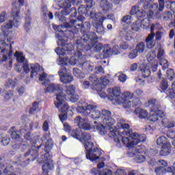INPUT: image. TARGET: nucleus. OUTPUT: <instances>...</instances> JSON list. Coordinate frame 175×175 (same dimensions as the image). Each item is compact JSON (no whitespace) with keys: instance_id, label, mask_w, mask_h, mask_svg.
Instances as JSON below:
<instances>
[{"instance_id":"6ab92c4d","label":"nucleus","mask_w":175,"mask_h":175,"mask_svg":"<svg viewBox=\"0 0 175 175\" xmlns=\"http://www.w3.org/2000/svg\"><path fill=\"white\" fill-rule=\"evenodd\" d=\"M33 143H37L38 144V146H40V144H42V146L41 147H44L42 148V150H44V154L42 155L41 158H42V161L41 162L43 163H47V162H53V160L51 159V155H50V153L49 152V151L51 150V146L46 144V146L43 145V144H39V142H36Z\"/></svg>"},{"instance_id":"3c124183","label":"nucleus","mask_w":175,"mask_h":175,"mask_svg":"<svg viewBox=\"0 0 175 175\" xmlns=\"http://www.w3.org/2000/svg\"><path fill=\"white\" fill-rule=\"evenodd\" d=\"M136 57H137V52L136 51L135 49L131 51L129 53V58L130 59H135V58H136Z\"/></svg>"},{"instance_id":"473e14b6","label":"nucleus","mask_w":175,"mask_h":175,"mask_svg":"<svg viewBox=\"0 0 175 175\" xmlns=\"http://www.w3.org/2000/svg\"><path fill=\"white\" fill-rule=\"evenodd\" d=\"M161 122L165 128H174L175 126V122L174 121L169 120L167 118H163Z\"/></svg>"},{"instance_id":"5701e85b","label":"nucleus","mask_w":175,"mask_h":175,"mask_svg":"<svg viewBox=\"0 0 175 175\" xmlns=\"http://www.w3.org/2000/svg\"><path fill=\"white\" fill-rule=\"evenodd\" d=\"M173 170H174V166H170V167H159L155 169V173L157 175H164L166 174V173H172Z\"/></svg>"},{"instance_id":"e433bc0d","label":"nucleus","mask_w":175,"mask_h":175,"mask_svg":"<svg viewBox=\"0 0 175 175\" xmlns=\"http://www.w3.org/2000/svg\"><path fill=\"white\" fill-rule=\"evenodd\" d=\"M166 77L168 80H170V81H172V80H174L175 79L174 70L172 68H169L166 72Z\"/></svg>"},{"instance_id":"f8f14e48","label":"nucleus","mask_w":175,"mask_h":175,"mask_svg":"<svg viewBox=\"0 0 175 175\" xmlns=\"http://www.w3.org/2000/svg\"><path fill=\"white\" fill-rule=\"evenodd\" d=\"M148 106L150 107L151 111V113L147 118L149 122H157L159 118H163L165 117V113L159 109L161 106L158 105L156 99L149 100Z\"/></svg>"},{"instance_id":"39448f33","label":"nucleus","mask_w":175,"mask_h":175,"mask_svg":"<svg viewBox=\"0 0 175 175\" xmlns=\"http://www.w3.org/2000/svg\"><path fill=\"white\" fill-rule=\"evenodd\" d=\"M88 121H90V119L86 117L83 118L81 116H77L75 119V122L78 125L79 128L71 132V136L74 139H77V140L84 142L83 146L86 151V158L92 162H96L102 155V150L98 148L92 149L94 143L90 141L91 140V134L87 132H81V129H84V131H90L91 129V124L88 123Z\"/></svg>"},{"instance_id":"13d9d810","label":"nucleus","mask_w":175,"mask_h":175,"mask_svg":"<svg viewBox=\"0 0 175 175\" xmlns=\"http://www.w3.org/2000/svg\"><path fill=\"white\" fill-rule=\"evenodd\" d=\"M70 102L72 103H76L79 100V95L77 94H71V98H70Z\"/></svg>"},{"instance_id":"8fccbe9b","label":"nucleus","mask_w":175,"mask_h":175,"mask_svg":"<svg viewBox=\"0 0 175 175\" xmlns=\"http://www.w3.org/2000/svg\"><path fill=\"white\" fill-rule=\"evenodd\" d=\"M11 138L14 140H18V139H20V131H12L11 133Z\"/></svg>"},{"instance_id":"c85d7f7f","label":"nucleus","mask_w":175,"mask_h":175,"mask_svg":"<svg viewBox=\"0 0 175 175\" xmlns=\"http://www.w3.org/2000/svg\"><path fill=\"white\" fill-rule=\"evenodd\" d=\"M154 34H149L146 39L147 49H154L155 42H154Z\"/></svg>"},{"instance_id":"dca6fc26","label":"nucleus","mask_w":175,"mask_h":175,"mask_svg":"<svg viewBox=\"0 0 175 175\" xmlns=\"http://www.w3.org/2000/svg\"><path fill=\"white\" fill-rule=\"evenodd\" d=\"M94 19V23H93V25L96 29V31L98 35H105L106 33V29L103 27V22L105 21V18H98V14L96 17L93 18Z\"/></svg>"},{"instance_id":"20e7f679","label":"nucleus","mask_w":175,"mask_h":175,"mask_svg":"<svg viewBox=\"0 0 175 175\" xmlns=\"http://www.w3.org/2000/svg\"><path fill=\"white\" fill-rule=\"evenodd\" d=\"M98 107L94 104H89L86 106H79L77 111L82 117H86L90 120H97L99 124L96 126L100 135H107L109 133L110 128H114L113 126L116 124V120L111 116V112L109 110L103 109L102 112L96 109Z\"/></svg>"},{"instance_id":"bb28decb","label":"nucleus","mask_w":175,"mask_h":175,"mask_svg":"<svg viewBox=\"0 0 175 175\" xmlns=\"http://www.w3.org/2000/svg\"><path fill=\"white\" fill-rule=\"evenodd\" d=\"M53 169H54L53 161L44 163L42 165L43 173L42 175H49V170H53Z\"/></svg>"},{"instance_id":"423d86ee","label":"nucleus","mask_w":175,"mask_h":175,"mask_svg":"<svg viewBox=\"0 0 175 175\" xmlns=\"http://www.w3.org/2000/svg\"><path fill=\"white\" fill-rule=\"evenodd\" d=\"M120 130L117 128H110L109 133L107 135L109 137L113 138L117 147L121 148L126 146L129 148H133V146H137L139 143L146 142V135H139L133 131H129L131 126L127 123H118Z\"/></svg>"},{"instance_id":"a19ab883","label":"nucleus","mask_w":175,"mask_h":175,"mask_svg":"<svg viewBox=\"0 0 175 175\" xmlns=\"http://www.w3.org/2000/svg\"><path fill=\"white\" fill-rule=\"evenodd\" d=\"M169 88V83H167V79L163 78L160 83V88L163 91H166Z\"/></svg>"},{"instance_id":"412c9836","label":"nucleus","mask_w":175,"mask_h":175,"mask_svg":"<svg viewBox=\"0 0 175 175\" xmlns=\"http://www.w3.org/2000/svg\"><path fill=\"white\" fill-rule=\"evenodd\" d=\"M163 54H165V51L163 49H159L157 58L160 61V65H161L163 70H165L169 68V62L162 58V57H163Z\"/></svg>"},{"instance_id":"2eb2a0df","label":"nucleus","mask_w":175,"mask_h":175,"mask_svg":"<svg viewBox=\"0 0 175 175\" xmlns=\"http://www.w3.org/2000/svg\"><path fill=\"white\" fill-rule=\"evenodd\" d=\"M132 98H133V94H131L129 92H126L121 95L118 103H122L124 109H129L133 107L132 101H131Z\"/></svg>"},{"instance_id":"b1692460","label":"nucleus","mask_w":175,"mask_h":175,"mask_svg":"<svg viewBox=\"0 0 175 175\" xmlns=\"http://www.w3.org/2000/svg\"><path fill=\"white\" fill-rule=\"evenodd\" d=\"M108 92L111 94V95H113L114 98H116V100H118V102L121 99V89L120 87H114L113 88H109Z\"/></svg>"},{"instance_id":"1a4fd4ad","label":"nucleus","mask_w":175,"mask_h":175,"mask_svg":"<svg viewBox=\"0 0 175 175\" xmlns=\"http://www.w3.org/2000/svg\"><path fill=\"white\" fill-rule=\"evenodd\" d=\"M59 55L57 59V64L60 66H65L68 65V62L70 65H76L78 68H81L83 70H88V72H92L94 69V66L90 62H84L85 59V56L83 55V53L79 50L75 52V56L68 57L66 56L65 58Z\"/></svg>"},{"instance_id":"603ef678","label":"nucleus","mask_w":175,"mask_h":175,"mask_svg":"<svg viewBox=\"0 0 175 175\" xmlns=\"http://www.w3.org/2000/svg\"><path fill=\"white\" fill-rule=\"evenodd\" d=\"M6 87H12V88H14L16 87V81L8 79L6 83Z\"/></svg>"},{"instance_id":"680f3d73","label":"nucleus","mask_w":175,"mask_h":175,"mask_svg":"<svg viewBox=\"0 0 175 175\" xmlns=\"http://www.w3.org/2000/svg\"><path fill=\"white\" fill-rule=\"evenodd\" d=\"M167 137L169 139H175V130L168 131L167 133Z\"/></svg>"},{"instance_id":"5fc2aeb1","label":"nucleus","mask_w":175,"mask_h":175,"mask_svg":"<svg viewBox=\"0 0 175 175\" xmlns=\"http://www.w3.org/2000/svg\"><path fill=\"white\" fill-rule=\"evenodd\" d=\"M119 49L118 45H114L111 49L112 55L120 54V51H118Z\"/></svg>"},{"instance_id":"cd10ccee","label":"nucleus","mask_w":175,"mask_h":175,"mask_svg":"<svg viewBox=\"0 0 175 175\" xmlns=\"http://www.w3.org/2000/svg\"><path fill=\"white\" fill-rule=\"evenodd\" d=\"M170 152H172V144H168L167 145L161 147L159 155H161V157H166L169 155Z\"/></svg>"},{"instance_id":"69168bd1","label":"nucleus","mask_w":175,"mask_h":175,"mask_svg":"<svg viewBox=\"0 0 175 175\" xmlns=\"http://www.w3.org/2000/svg\"><path fill=\"white\" fill-rule=\"evenodd\" d=\"M5 20H6V12H2L0 14V23H4Z\"/></svg>"},{"instance_id":"a211bd4d","label":"nucleus","mask_w":175,"mask_h":175,"mask_svg":"<svg viewBox=\"0 0 175 175\" xmlns=\"http://www.w3.org/2000/svg\"><path fill=\"white\" fill-rule=\"evenodd\" d=\"M155 57H157V53L154 50L150 51L146 56L152 72H155L158 69V60L155 59Z\"/></svg>"},{"instance_id":"4d7b16f0","label":"nucleus","mask_w":175,"mask_h":175,"mask_svg":"<svg viewBox=\"0 0 175 175\" xmlns=\"http://www.w3.org/2000/svg\"><path fill=\"white\" fill-rule=\"evenodd\" d=\"M113 173L111 170L105 169L99 172L98 175H111Z\"/></svg>"},{"instance_id":"bf43d9fd","label":"nucleus","mask_w":175,"mask_h":175,"mask_svg":"<svg viewBox=\"0 0 175 175\" xmlns=\"http://www.w3.org/2000/svg\"><path fill=\"white\" fill-rule=\"evenodd\" d=\"M128 77H126V75H125L124 74H121L118 76V80L119 81H121V83H125Z\"/></svg>"},{"instance_id":"4be33fe9","label":"nucleus","mask_w":175,"mask_h":175,"mask_svg":"<svg viewBox=\"0 0 175 175\" xmlns=\"http://www.w3.org/2000/svg\"><path fill=\"white\" fill-rule=\"evenodd\" d=\"M42 85H45L46 87V91L45 93L47 92H54V91H61L62 89V87H61V85L59 84H55V83H50L47 85L46 82H43Z\"/></svg>"},{"instance_id":"58836bf2","label":"nucleus","mask_w":175,"mask_h":175,"mask_svg":"<svg viewBox=\"0 0 175 175\" xmlns=\"http://www.w3.org/2000/svg\"><path fill=\"white\" fill-rule=\"evenodd\" d=\"M14 170L13 166H7L3 170V175H16Z\"/></svg>"},{"instance_id":"ddd939ff","label":"nucleus","mask_w":175,"mask_h":175,"mask_svg":"<svg viewBox=\"0 0 175 175\" xmlns=\"http://www.w3.org/2000/svg\"><path fill=\"white\" fill-rule=\"evenodd\" d=\"M66 100V96L64 93L61 92L56 94V101H55V105L61 113H66L69 110V105L64 103Z\"/></svg>"},{"instance_id":"c9c22d12","label":"nucleus","mask_w":175,"mask_h":175,"mask_svg":"<svg viewBox=\"0 0 175 175\" xmlns=\"http://www.w3.org/2000/svg\"><path fill=\"white\" fill-rule=\"evenodd\" d=\"M65 92L67 95H75L76 93V87L73 85L66 86L65 88Z\"/></svg>"},{"instance_id":"393cba45","label":"nucleus","mask_w":175,"mask_h":175,"mask_svg":"<svg viewBox=\"0 0 175 175\" xmlns=\"http://www.w3.org/2000/svg\"><path fill=\"white\" fill-rule=\"evenodd\" d=\"M134 113L141 120H146V118H148V112L142 108L135 109L134 111Z\"/></svg>"},{"instance_id":"09e8293b","label":"nucleus","mask_w":175,"mask_h":175,"mask_svg":"<svg viewBox=\"0 0 175 175\" xmlns=\"http://www.w3.org/2000/svg\"><path fill=\"white\" fill-rule=\"evenodd\" d=\"M98 18H105V20H111L112 21H116V18L113 14H109L107 16H102L98 15Z\"/></svg>"},{"instance_id":"7c9ffc66","label":"nucleus","mask_w":175,"mask_h":175,"mask_svg":"<svg viewBox=\"0 0 175 175\" xmlns=\"http://www.w3.org/2000/svg\"><path fill=\"white\" fill-rule=\"evenodd\" d=\"M32 18L30 16H27L25 18V25H24V29L26 31V32H28L29 31H31L32 29Z\"/></svg>"},{"instance_id":"7ed1b4c3","label":"nucleus","mask_w":175,"mask_h":175,"mask_svg":"<svg viewBox=\"0 0 175 175\" xmlns=\"http://www.w3.org/2000/svg\"><path fill=\"white\" fill-rule=\"evenodd\" d=\"M20 13V8L16 5H14L12 9L11 17L13 20H10L1 26V31L4 33V40H0V49L2 53V57L0 59V64L3 62L5 63L8 69H12L13 66V51L12 44L14 42H10V39L8 38L9 36L10 29H12L13 27L18 28L21 25V17L18 14Z\"/></svg>"},{"instance_id":"6e6d98bb","label":"nucleus","mask_w":175,"mask_h":175,"mask_svg":"<svg viewBox=\"0 0 175 175\" xmlns=\"http://www.w3.org/2000/svg\"><path fill=\"white\" fill-rule=\"evenodd\" d=\"M89 80L91 81V83H94L95 84H98L96 81H98V77H96V75H92L89 77Z\"/></svg>"},{"instance_id":"774afa93","label":"nucleus","mask_w":175,"mask_h":175,"mask_svg":"<svg viewBox=\"0 0 175 175\" xmlns=\"http://www.w3.org/2000/svg\"><path fill=\"white\" fill-rule=\"evenodd\" d=\"M124 39H125V40H131L132 39V36L131 35V31H125Z\"/></svg>"},{"instance_id":"4c0bfd02","label":"nucleus","mask_w":175,"mask_h":175,"mask_svg":"<svg viewBox=\"0 0 175 175\" xmlns=\"http://www.w3.org/2000/svg\"><path fill=\"white\" fill-rule=\"evenodd\" d=\"M109 83V79L107 77H101L100 79V82L94 84H100L102 88H105Z\"/></svg>"},{"instance_id":"79ce46f5","label":"nucleus","mask_w":175,"mask_h":175,"mask_svg":"<svg viewBox=\"0 0 175 175\" xmlns=\"http://www.w3.org/2000/svg\"><path fill=\"white\" fill-rule=\"evenodd\" d=\"M167 94L170 98L173 99L175 96V81L172 84V89L167 91Z\"/></svg>"},{"instance_id":"49530a36","label":"nucleus","mask_w":175,"mask_h":175,"mask_svg":"<svg viewBox=\"0 0 175 175\" xmlns=\"http://www.w3.org/2000/svg\"><path fill=\"white\" fill-rule=\"evenodd\" d=\"M133 150H134L137 154H143V152H146V146L139 145L136 148H133Z\"/></svg>"},{"instance_id":"0e129e2a","label":"nucleus","mask_w":175,"mask_h":175,"mask_svg":"<svg viewBox=\"0 0 175 175\" xmlns=\"http://www.w3.org/2000/svg\"><path fill=\"white\" fill-rule=\"evenodd\" d=\"M49 122L45 121L44 122L43 124H42V130L44 131V132H49Z\"/></svg>"},{"instance_id":"9b49d317","label":"nucleus","mask_w":175,"mask_h":175,"mask_svg":"<svg viewBox=\"0 0 175 175\" xmlns=\"http://www.w3.org/2000/svg\"><path fill=\"white\" fill-rule=\"evenodd\" d=\"M43 145L38 144V142L31 144V149L25 153L23 156L19 157L18 162L14 163V166H22V167H27L31 161H35L39 157V148H42Z\"/></svg>"},{"instance_id":"0eeeda50","label":"nucleus","mask_w":175,"mask_h":175,"mask_svg":"<svg viewBox=\"0 0 175 175\" xmlns=\"http://www.w3.org/2000/svg\"><path fill=\"white\" fill-rule=\"evenodd\" d=\"M91 28V24L85 22V25L81 29L82 38H79L76 42L77 50L81 53L90 51L91 49H94V51L99 53L102 50L103 46L100 43H98V36L94 31H89Z\"/></svg>"},{"instance_id":"c03bdc74","label":"nucleus","mask_w":175,"mask_h":175,"mask_svg":"<svg viewBox=\"0 0 175 175\" xmlns=\"http://www.w3.org/2000/svg\"><path fill=\"white\" fill-rule=\"evenodd\" d=\"M140 28H142L140 21H135L131 25V29H133V31H135L136 32H137Z\"/></svg>"},{"instance_id":"864d4df0","label":"nucleus","mask_w":175,"mask_h":175,"mask_svg":"<svg viewBox=\"0 0 175 175\" xmlns=\"http://www.w3.org/2000/svg\"><path fill=\"white\" fill-rule=\"evenodd\" d=\"M1 143L3 146H8L10 143V138L4 137L2 138Z\"/></svg>"},{"instance_id":"f257e3e1","label":"nucleus","mask_w":175,"mask_h":175,"mask_svg":"<svg viewBox=\"0 0 175 175\" xmlns=\"http://www.w3.org/2000/svg\"><path fill=\"white\" fill-rule=\"evenodd\" d=\"M55 3L62 8L63 10L61 12H56L55 17H57L60 21H66L65 16L70 14V23H68L70 27H78L81 32V28L84 27L85 23L83 25V22L85 20V17H90V18H95L96 17V12L95 11V1L94 0H84L86 6L84 5H80L77 10L79 16L75 18L77 15V10L75 8L70 9L72 3H77L79 0H54ZM85 16V17H84Z\"/></svg>"},{"instance_id":"2f4dec72","label":"nucleus","mask_w":175,"mask_h":175,"mask_svg":"<svg viewBox=\"0 0 175 175\" xmlns=\"http://www.w3.org/2000/svg\"><path fill=\"white\" fill-rule=\"evenodd\" d=\"M103 53L105 57H111V55H113V53H111V46H110V44H107L103 46Z\"/></svg>"},{"instance_id":"c756f323","label":"nucleus","mask_w":175,"mask_h":175,"mask_svg":"<svg viewBox=\"0 0 175 175\" xmlns=\"http://www.w3.org/2000/svg\"><path fill=\"white\" fill-rule=\"evenodd\" d=\"M157 146H161L163 147L165 146H167L168 144H170V142L167 141V138H166V137L162 135V136H160L159 138H157Z\"/></svg>"},{"instance_id":"9d476101","label":"nucleus","mask_w":175,"mask_h":175,"mask_svg":"<svg viewBox=\"0 0 175 175\" xmlns=\"http://www.w3.org/2000/svg\"><path fill=\"white\" fill-rule=\"evenodd\" d=\"M140 2L141 3H139V5H133L131 8V10L130 11V14L131 16H135V14L138 19L140 18V17H144V16H146V11H144V10H146L150 8L153 10V12L152 10H150L148 12L147 14L149 18H154V17L158 19L162 18L161 13H159V12L161 11L154 10V9H152V8H151L152 5H150L151 2H154V0H140ZM154 14H155L154 16Z\"/></svg>"},{"instance_id":"a878e982","label":"nucleus","mask_w":175,"mask_h":175,"mask_svg":"<svg viewBox=\"0 0 175 175\" xmlns=\"http://www.w3.org/2000/svg\"><path fill=\"white\" fill-rule=\"evenodd\" d=\"M91 88L92 90H93V91H96L99 96H100V98H106L107 96L106 93L102 91V90H104L105 88H102V85L92 83Z\"/></svg>"},{"instance_id":"aec40b11","label":"nucleus","mask_w":175,"mask_h":175,"mask_svg":"<svg viewBox=\"0 0 175 175\" xmlns=\"http://www.w3.org/2000/svg\"><path fill=\"white\" fill-rule=\"evenodd\" d=\"M111 9H113V4L107 0H100V12L101 14L107 13V12H109Z\"/></svg>"},{"instance_id":"338daca9","label":"nucleus","mask_w":175,"mask_h":175,"mask_svg":"<svg viewBox=\"0 0 175 175\" xmlns=\"http://www.w3.org/2000/svg\"><path fill=\"white\" fill-rule=\"evenodd\" d=\"M162 36H163V32L162 31H157L156 33V40L159 41L162 39Z\"/></svg>"},{"instance_id":"a18cd8bd","label":"nucleus","mask_w":175,"mask_h":175,"mask_svg":"<svg viewBox=\"0 0 175 175\" xmlns=\"http://www.w3.org/2000/svg\"><path fill=\"white\" fill-rule=\"evenodd\" d=\"M134 161L136 163H143L146 161V157L142 154H137L134 158Z\"/></svg>"},{"instance_id":"4468645a","label":"nucleus","mask_w":175,"mask_h":175,"mask_svg":"<svg viewBox=\"0 0 175 175\" xmlns=\"http://www.w3.org/2000/svg\"><path fill=\"white\" fill-rule=\"evenodd\" d=\"M167 9H170L172 12L174 13L175 12V2L172 1V0H167ZM153 10H157V12H163V9H165V0H159V5L157 3H154L151 6Z\"/></svg>"},{"instance_id":"f3484780","label":"nucleus","mask_w":175,"mask_h":175,"mask_svg":"<svg viewBox=\"0 0 175 175\" xmlns=\"http://www.w3.org/2000/svg\"><path fill=\"white\" fill-rule=\"evenodd\" d=\"M58 75L60 77V81L64 84H69L73 81V76L66 73V68L62 67L58 71Z\"/></svg>"},{"instance_id":"f03ea898","label":"nucleus","mask_w":175,"mask_h":175,"mask_svg":"<svg viewBox=\"0 0 175 175\" xmlns=\"http://www.w3.org/2000/svg\"><path fill=\"white\" fill-rule=\"evenodd\" d=\"M55 30L56 38L57 39V44L61 47H57L55 49V53L57 55H74L75 47L77 49L76 43L80 37V30L76 27H70V23L68 22L64 23L63 25H58Z\"/></svg>"},{"instance_id":"052dcab7","label":"nucleus","mask_w":175,"mask_h":175,"mask_svg":"<svg viewBox=\"0 0 175 175\" xmlns=\"http://www.w3.org/2000/svg\"><path fill=\"white\" fill-rule=\"evenodd\" d=\"M64 131L66 132H68V133H70L72 135V132H73L74 130H71L70 126L68 123H65L64 124Z\"/></svg>"},{"instance_id":"ea45409f","label":"nucleus","mask_w":175,"mask_h":175,"mask_svg":"<svg viewBox=\"0 0 175 175\" xmlns=\"http://www.w3.org/2000/svg\"><path fill=\"white\" fill-rule=\"evenodd\" d=\"M84 62H90V64L92 65L93 69L92 71H88L87 70H83V72H86L88 73H91V72H94V70H95V69H96L99 73H105V71H103V67H102V66H100L97 68L96 67L94 68V64L91 63L90 62H85V60H84Z\"/></svg>"},{"instance_id":"72a5a7b5","label":"nucleus","mask_w":175,"mask_h":175,"mask_svg":"<svg viewBox=\"0 0 175 175\" xmlns=\"http://www.w3.org/2000/svg\"><path fill=\"white\" fill-rule=\"evenodd\" d=\"M151 25V21L148 18H146L141 21V28L143 29H148Z\"/></svg>"},{"instance_id":"de8ad7c7","label":"nucleus","mask_w":175,"mask_h":175,"mask_svg":"<svg viewBox=\"0 0 175 175\" xmlns=\"http://www.w3.org/2000/svg\"><path fill=\"white\" fill-rule=\"evenodd\" d=\"M39 109V103L34 102L32 105V107L29 110V114H35V111H36Z\"/></svg>"},{"instance_id":"f704fd0d","label":"nucleus","mask_w":175,"mask_h":175,"mask_svg":"<svg viewBox=\"0 0 175 175\" xmlns=\"http://www.w3.org/2000/svg\"><path fill=\"white\" fill-rule=\"evenodd\" d=\"M145 49H146V44L143 42L138 43L136 45L135 49V50L139 54L144 53Z\"/></svg>"},{"instance_id":"6e6552de","label":"nucleus","mask_w":175,"mask_h":175,"mask_svg":"<svg viewBox=\"0 0 175 175\" xmlns=\"http://www.w3.org/2000/svg\"><path fill=\"white\" fill-rule=\"evenodd\" d=\"M14 57L16 58L17 62L22 64V66L20 65H16L15 67V70L16 72H21L23 69L24 73H29L31 72L30 77L33 79V77H39L40 81H44V83H50V80L47 78V74L43 71V68L40 67L39 64H29L28 62L25 61V57L23 52L16 51L14 54Z\"/></svg>"},{"instance_id":"37998d69","label":"nucleus","mask_w":175,"mask_h":175,"mask_svg":"<svg viewBox=\"0 0 175 175\" xmlns=\"http://www.w3.org/2000/svg\"><path fill=\"white\" fill-rule=\"evenodd\" d=\"M142 73V77L144 79H147V77H150V75H151V71L148 68H144L140 70Z\"/></svg>"},{"instance_id":"e2e57ef3","label":"nucleus","mask_w":175,"mask_h":175,"mask_svg":"<svg viewBox=\"0 0 175 175\" xmlns=\"http://www.w3.org/2000/svg\"><path fill=\"white\" fill-rule=\"evenodd\" d=\"M132 20V16L131 15H126L122 18V23H129Z\"/></svg>"}]
</instances>
